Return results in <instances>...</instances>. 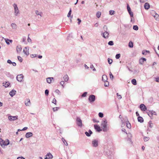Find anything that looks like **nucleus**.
<instances>
[{
  "label": "nucleus",
  "instance_id": "obj_1",
  "mask_svg": "<svg viewBox=\"0 0 159 159\" xmlns=\"http://www.w3.org/2000/svg\"><path fill=\"white\" fill-rule=\"evenodd\" d=\"M107 121L105 119H103L101 122V125L104 132L107 131L108 129V127L107 126Z\"/></svg>",
  "mask_w": 159,
  "mask_h": 159
},
{
  "label": "nucleus",
  "instance_id": "obj_2",
  "mask_svg": "<svg viewBox=\"0 0 159 159\" xmlns=\"http://www.w3.org/2000/svg\"><path fill=\"white\" fill-rule=\"evenodd\" d=\"M13 6L14 7V14L16 16H18L19 14H20V11L17 7V5L16 4L14 3L13 5Z\"/></svg>",
  "mask_w": 159,
  "mask_h": 159
},
{
  "label": "nucleus",
  "instance_id": "obj_3",
  "mask_svg": "<svg viewBox=\"0 0 159 159\" xmlns=\"http://www.w3.org/2000/svg\"><path fill=\"white\" fill-rule=\"evenodd\" d=\"M9 144V141L8 139L4 141L2 139L0 138V144L1 146H7Z\"/></svg>",
  "mask_w": 159,
  "mask_h": 159
},
{
  "label": "nucleus",
  "instance_id": "obj_4",
  "mask_svg": "<svg viewBox=\"0 0 159 159\" xmlns=\"http://www.w3.org/2000/svg\"><path fill=\"white\" fill-rule=\"evenodd\" d=\"M95 96L93 95H91L89 96L88 99L90 103H92L95 101Z\"/></svg>",
  "mask_w": 159,
  "mask_h": 159
},
{
  "label": "nucleus",
  "instance_id": "obj_5",
  "mask_svg": "<svg viewBox=\"0 0 159 159\" xmlns=\"http://www.w3.org/2000/svg\"><path fill=\"white\" fill-rule=\"evenodd\" d=\"M77 124V125L80 127L82 126V121L80 118L79 117H77L76 119Z\"/></svg>",
  "mask_w": 159,
  "mask_h": 159
},
{
  "label": "nucleus",
  "instance_id": "obj_6",
  "mask_svg": "<svg viewBox=\"0 0 159 159\" xmlns=\"http://www.w3.org/2000/svg\"><path fill=\"white\" fill-rule=\"evenodd\" d=\"M24 76L22 74L18 75L16 77V80L19 82H21L23 79Z\"/></svg>",
  "mask_w": 159,
  "mask_h": 159
},
{
  "label": "nucleus",
  "instance_id": "obj_7",
  "mask_svg": "<svg viewBox=\"0 0 159 159\" xmlns=\"http://www.w3.org/2000/svg\"><path fill=\"white\" fill-rule=\"evenodd\" d=\"M23 52L27 56L29 54V48H25L23 49Z\"/></svg>",
  "mask_w": 159,
  "mask_h": 159
},
{
  "label": "nucleus",
  "instance_id": "obj_8",
  "mask_svg": "<svg viewBox=\"0 0 159 159\" xmlns=\"http://www.w3.org/2000/svg\"><path fill=\"white\" fill-rule=\"evenodd\" d=\"M18 116H9L8 117V119L10 121H14L15 120L17 119Z\"/></svg>",
  "mask_w": 159,
  "mask_h": 159
},
{
  "label": "nucleus",
  "instance_id": "obj_9",
  "mask_svg": "<svg viewBox=\"0 0 159 159\" xmlns=\"http://www.w3.org/2000/svg\"><path fill=\"white\" fill-rule=\"evenodd\" d=\"M102 36L105 39H107L109 37V34L106 31L102 34Z\"/></svg>",
  "mask_w": 159,
  "mask_h": 159
},
{
  "label": "nucleus",
  "instance_id": "obj_10",
  "mask_svg": "<svg viewBox=\"0 0 159 159\" xmlns=\"http://www.w3.org/2000/svg\"><path fill=\"white\" fill-rule=\"evenodd\" d=\"M53 158V156L50 153H48L46 156L45 159H51Z\"/></svg>",
  "mask_w": 159,
  "mask_h": 159
},
{
  "label": "nucleus",
  "instance_id": "obj_11",
  "mask_svg": "<svg viewBox=\"0 0 159 159\" xmlns=\"http://www.w3.org/2000/svg\"><path fill=\"white\" fill-rule=\"evenodd\" d=\"M140 108L141 110L142 111H145L147 110V107H146L143 104H141L140 105Z\"/></svg>",
  "mask_w": 159,
  "mask_h": 159
},
{
  "label": "nucleus",
  "instance_id": "obj_12",
  "mask_svg": "<svg viewBox=\"0 0 159 159\" xmlns=\"http://www.w3.org/2000/svg\"><path fill=\"white\" fill-rule=\"evenodd\" d=\"M93 146L94 147H97L98 146V141L96 140H93L92 141Z\"/></svg>",
  "mask_w": 159,
  "mask_h": 159
},
{
  "label": "nucleus",
  "instance_id": "obj_13",
  "mask_svg": "<svg viewBox=\"0 0 159 159\" xmlns=\"http://www.w3.org/2000/svg\"><path fill=\"white\" fill-rule=\"evenodd\" d=\"M94 128L98 132H100L102 131V129H100V127L98 125H94Z\"/></svg>",
  "mask_w": 159,
  "mask_h": 159
},
{
  "label": "nucleus",
  "instance_id": "obj_14",
  "mask_svg": "<svg viewBox=\"0 0 159 159\" xmlns=\"http://www.w3.org/2000/svg\"><path fill=\"white\" fill-rule=\"evenodd\" d=\"M146 61V59L142 57L139 60V63L140 64L142 65L143 64L144 61Z\"/></svg>",
  "mask_w": 159,
  "mask_h": 159
},
{
  "label": "nucleus",
  "instance_id": "obj_15",
  "mask_svg": "<svg viewBox=\"0 0 159 159\" xmlns=\"http://www.w3.org/2000/svg\"><path fill=\"white\" fill-rule=\"evenodd\" d=\"M2 38L4 39L7 45L10 44V42L11 43L12 42V40H10L4 38L3 37Z\"/></svg>",
  "mask_w": 159,
  "mask_h": 159
},
{
  "label": "nucleus",
  "instance_id": "obj_16",
  "mask_svg": "<svg viewBox=\"0 0 159 159\" xmlns=\"http://www.w3.org/2000/svg\"><path fill=\"white\" fill-rule=\"evenodd\" d=\"M25 104L26 106H29L31 105V102L29 99H26L25 102Z\"/></svg>",
  "mask_w": 159,
  "mask_h": 159
},
{
  "label": "nucleus",
  "instance_id": "obj_17",
  "mask_svg": "<svg viewBox=\"0 0 159 159\" xmlns=\"http://www.w3.org/2000/svg\"><path fill=\"white\" fill-rule=\"evenodd\" d=\"M16 91L15 90H12L9 93V94L11 97H13L16 93Z\"/></svg>",
  "mask_w": 159,
  "mask_h": 159
},
{
  "label": "nucleus",
  "instance_id": "obj_18",
  "mask_svg": "<svg viewBox=\"0 0 159 159\" xmlns=\"http://www.w3.org/2000/svg\"><path fill=\"white\" fill-rule=\"evenodd\" d=\"M53 80V77H48L46 79V81L48 83L50 84Z\"/></svg>",
  "mask_w": 159,
  "mask_h": 159
},
{
  "label": "nucleus",
  "instance_id": "obj_19",
  "mask_svg": "<svg viewBox=\"0 0 159 159\" xmlns=\"http://www.w3.org/2000/svg\"><path fill=\"white\" fill-rule=\"evenodd\" d=\"M33 134L31 132L27 133L25 134V137L26 138H29L33 136Z\"/></svg>",
  "mask_w": 159,
  "mask_h": 159
},
{
  "label": "nucleus",
  "instance_id": "obj_20",
  "mask_svg": "<svg viewBox=\"0 0 159 159\" xmlns=\"http://www.w3.org/2000/svg\"><path fill=\"white\" fill-rule=\"evenodd\" d=\"M35 13L37 15H39L40 17H42L43 13L42 12L39 11L38 10L35 11Z\"/></svg>",
  "mask_w": 159,
  "mask_h": 159
},
{
  "label": "nucleus",
  "instance_id": "obj_21",
  "mask_svg": "<svg viewBox=\"0 0 159 159\" xmlns=\"http://www.w3.org/2000/svg\"><path fill=\"white\" fill-rule=\"evenodd\" d=\"M11 27L12 29L16 30L17 29V26L14 23H12L11 24Z\"/></svg>",
  "mask_w": 159,
  "mask_h": 159
},
{
  "label": "nucleus",
  "instance_id": "obj_22",
  "mask_svg": "<svg viewBox=\"0 0 159 159\" xmlns=\"http://www.w3.org/2000/svg\"><path fill=\"white\" fill-rule=\"evenodd\" d=\"M154 15H153L154 17L156 19V20H159V15L155 13V12H154Z\"/></svg>",
  "mask_w": 159,
  "mask_h": 159
},
{
  "label": "nucleus",
  "instance_id": "obj_23",
  "mask_svg": "<svg viewBox=\"0 0 159 159\" xmlns=\"http://www.w3.org/2000/svg\"><path fill=\"white\" fill-rule=\"evenodd\" d=\"M144 8L147 10L150 7V5L148 3H146L144 5Z\"/></svg>",
  "mask_w": 159,
  "mask_h": 159
},
{
  "label": "nucleus",
  "instance_id": "obj_24",
  "mask_svg": "<svg viewBox=\"0 0 159 159\" xmlns=\"http://www.w3.org/2000/svg\"><path fill=\"white\" fill-rule=\"evenodd\" d=\"M63 79L65 82H67L69 80V77L67 75H65L63 77Z\"/></svg>",
  "mask_w": 159,
  "mask_h": 159
},
{
  "label": "nucleus",
  "instance_id": "obj_25",
  "mask_svg": "<svg viewBox=\"0 0 159 159\" xmlns=\"http://www.w3.org/2000/svg\"><path fill=\"white\" fill-rule=\"evenodd\" d=\"M138 120L139 122L141 123H142L143 121V118L139 116L138 117Z\"/></svg>",
  "mask_w": 159,
  "mask_h": 159
},
{
  "label": "nucleus",
  "instance_id": "obj_26",
  "mask_svg": "<svg viewBox=\"0 0 159 159\" xmlns=\"http://www.w3.org/2000/svg\"><path fill=\"white\" fill-rule=\"evenodd\" d=\"M126 126L127 128H130L131 127V125L130 123H129L128 120H126Z\"/></svg>",
  "mask_w": 159,
  "mask_h": 159
},
{
  "label": "nucleus",
  "instance_id": "obj_27",
  "mask_svg": "<svg viewBox=\"0 0 159 159\" xmlns=\"http://www.w3.org/2000/svg\"><path fill=\"white\" fill-rule=\"evenodd\" d=\"M147 114L151 118V119H152V114L151 113V111H147Z\"/></svg>",
  "mask_w": 159,
  "mask_h": 159
},
{
  "label": "nucleus",
  "instance_id": "obj_28",
  "mask_svg": "<svg viewBox=\"0 0 159 159\" xmlns=\"http://www.w3.org/2000/svg\"><path fill=\"white\" fill-rule=\"evenodd\" d=\"M3 86H4L5 88H7L9 86V85H10V83L8 82H6L5 84L3 83Z\"/></svg>",
  "mask_w": 159,
  "mask_h": 159
},
{
  "label": "nucleus",
  "instance_id": "obj_29",
  "mask_svg": "<svg viewBox=\"0 0 159 159\" xmlns=\"http://www.w3.org/2000/svg\"><path fill=\"white\" fill-rule=\"evenodd\" d=\"M107 80V77L106 75H103L102 76V80L104 81V82L106 81Z\"/></svg>",
  "mask_w": 159,
  "mask_h": 159
},
{
  "label": "nucleus",
  "instance_id": "obj_30",
  "mask_svg": "<svg viewBox=\"0 0 159 159\" xmlns=\"http://www.w3.org/2000/svg\"><path fill=\"white\" fill-rule=\"evenodd\" d=\"M61 139L64 144L66 146H68V144L67 141L63 138H62Z\"/></svg>",
  "mask_w": 159,
  "mask_h": 159
},
{
  "label": "nucleus",
  "instance_id": "obj_31",
  "mask_svg": "<svg viewBox=\"0 0 159 159\" xmlns=\"http://www.w3.org/2000/svg\"><path fill=\"white\" fill-rule=\"evenodd\" d=\"M132 83L134 85H136L137 84V82L135 79H133L131 81Z\"/></svg>",
  "mask_w": 159,
  "mask_h": 159
},
{
  "label": "nucleus",
  "instance_id": "obj_32",
  "mask_svg": "<svg viewBox=\"0 0 159 159\" xmlns=\"http://www.w3.org/2000/svg\"><path fill=\"white\" fill-rule=\"evenodd\" d=\"M16 50L17 52H20L21 50V48L20 47V46H17Z\"/></svg>",
  "mask_w": 159,
  "mask_h": 159
},
{
  "label": "nucleus",
  "instance_id": "obj_33",
  "mask_svg": "<svg viewBox=\"0 0 159 159\" xmlns=\"http://www.w3.org/2000/svg\"><path fill=\"white\" fill-rule=\"evenodd\" d=\"M115 12L113 10H110L109 11V14L111 15H112L115 14Z\"/></svg>",
  "mask_w": 159,
  "mask_h": 159
},
{
  "label": "nucleus",
  "instance_id": "obj_34",
  "mask_svg": "<svg viewBox=\"0 0 159 159\" xmlns=\"http://www.w3.org/2000/svg\"><path fill=\"white\" fill-rule=\"evenodd\" d=\"M30 34H29L28 35V39H27V41L29 43H31L32 40L30 38L29 36Z\"/></svg>",
  "mask_w": 159,
  "mask_h": 159
},
{
  "label": "nucleus",
  "instance_id": "obj_35",
  "mask_svg": "<svg viewBox=\"0 0 159 159\" xmlns=\"http://www.w3.org/2000/svg\"><path fill=\"white\" fill-rule=\"evenodd\" d=\"M101 13L100 12L98 11L97 12L96 14L98 18H99L100 17Z\"/></svg>",
  "mask_w": 159,
  "mask_h": 159
},
{
  "label": "nucleus",
  "instance_id": "obj_36",
  "mask_svg": "<svg viewBox=\"0 0 159 159\" xmlns=\"http://www.w3.org/2000/svg\"><path fill=\"white\" fill-rule=\"evenodd\" d=\"M129 46L130 48H132L133 46V43L131 42H130L129 43Z\"/></svg>",
  "mask_w": 159,
  "mask_h": 159
},
{
  "label": "nucleus",
  "instance_id": "obj_37",
  "mask_svg": "<svg viewBox=\"0 0 159 159\" xmlns=\"http://www.w3.org/2000/svg\"><path fill=\"white\" fill-rule=\"evenodd\" d=\"M149 138L148 137H145L144 138V140L145 141H147L149 139Z\"/></svg>",
  "mask_w": 159,
  "mask_h": 159
},
{
  "label": "nucleus",
  "instance_id": "obj_38",
  "mask_svg": "<svg viewBox=\"0 0 159 159\" xmlns=\"http://www.w3.org/2000/svg\"><path fill=\"white\" fill-rule=\"evenodd\" d=\"M90 68L91 69H93V71H94L96 70V69L94 67L93 65V64H91L90 66Z\"/></svg>",
  "mask_w": 159,
  "mask_h": 159
},
{
  "label": "nucleus",
  "instance_id": "obj_39",
  "mask_svg": "<svg viewBox=\"0 0 159 159\" xmlns=\"http://www.w3.org/2000/svg\"><path fill=\"white\" fill-rule=\"evenodd\" d=\"M98 116L102 118L103 117V114L102 112H99L98 113Z\"/></svg>",
  "mask_w": 159,
  "mask_h": 159
},
{
  "label": "nucleus",
  "instance_id": "obj_40",
  "mask_svg": "<svg viewBox=\"0 0 159 159\" xmlns=\"http://www.w3.org/2000/svg\"><path fill=\"white\" fill-rule=\"evenodd\" d=\"M134 30H138V27L137 25H134L133 27Z\"/></svg>",
  "mask_w": 159,
  "mask_h": 159
},
{
  "label": "nucleus",
  "instance_id": "obj_41",
  "mask_svg": "<svg viewBox=\"0 0 159 159\" xmlns=\"http://www.w3.org/2000/svg\"><path fill=\"white\" fill-rule=\"evenodd\" d=\"M109 85V82L108 81H105V84L104 85L105 87H108Z\"/></svg>",
  "mask_w": 159,
  "mask_h": 159
},
{
  "label": "nucleus",
  "instance_id": "obj_42",
  "mask_svg": "<svg viewBox=\"0 0 159 159\" xmlns=\"http://www.w3.org/2000/svg\"><path fill=\"white\" fill-rule=\"evenodd\" d=\"M108 61L109 64H111L112 62V59H110V58H108Z\"/></svg>",
  "mask_w": 159,
  "mask_h": 159
},
{
  "label": "nucleus",
  "instance_id": "obj_43",
  "mask_svg": "<svg viewBox=\"0 0 159 159\" xmlns=\"http://www.w3.org/2000/svg\"><path fill=\"white\" fill-rule=\"evenodd\" d=\"M120 57V54H117L116 56V59H119Z\"/></svg>",
  "mask_w": 159,
  "mask_h": 159
},
{
  "label": "nucleus",
  "instance_id": "obj_44",
  "mask_svg": "<svg viewBox=\"0 0 159 159\" xmlns=\"http://www.w3.org/2000/svg\"><path fill=\"white\" fill-rule=\"evenodd\" d=\"M108 44L109 45L112 46L113 45L114 43L112 41H111L109 42L108 43Z\"/></svg>",
  "mask_w": 159,
  "mask_h": 159
},
{
  "label": "nucleus",
  "instance_id": "obj_45",
  "mask_svg": "<svg viewBox=\"0 0 159 159\" xmlns=\"http://www.w3.org/2000/svg\"><path fill=\"white\" fill-rule=\"evenodd\" d=\"M153 126V124L152 123L151 121H149V126L150 128H152Z\"/></svg>",
  "mask_w": 159,
  "mask_h": 159
},
{
  "label": "nucleus",
  "instance_id": "obj_46",
  "mask_svg": "<svg viewBox=\"0 0 159 159\" xmlns=\"http://www.w3.org/2000/svg\"><path fill=\"white\" fill-rule=\"evenodd\" d=\"M17 58H18V59L19 61H20V62H21L22 61V59L21 58V57L20 56H18Z\"/></svg>",
  "mask_w": 159,
  "mask_h": 159
},
{
  "label": "nucleus",
  "instance_id": "obj_47",
  "mask_svg": "<svg viewBox=\"0 0 159 159\" xmlns=\"http://www.w3.org/2000/svg\"><path fill=\"white\" fill-rule=\"evenodd\" d=\"M71 9L70 8V10L68 12V15H67V16L68 17H69L70 16V15L71 14Z\"/></svg>",
  "mask_w": 159,
  "mask_h": 159
},
{
  "label": "nucleus",
  "instance_id": "obj_48",
  "mask_svg": "<svg viewBox=\"0 0 159 159\" xmlns=\"http://www.w3.org/2000/svg\"><path fill=\"white\" fill-rule=\"evenodd\" d=\"M128 12L129 13L130 16L131 17H133V14L132 12L131 11V10L130 11H128Z\"/></svg>",
  "mask_w": 159,
  "mask_h": 159
},
{
  "label": "nucleus",
  "instance_id": "obj_49",
  "mask_svg": "<svg viewBox=\"0 0 159 159\" xmlns=\"http://www.w3.org/2000/svg\"><path fill=\"white\" fill-rule=\"evenodd\" d=\"M109 75L110 76V78L111 79H113L114 78V76L111 73V72H110Z\"/></svg>",
  "mask_w": 159,
  "mask_h": 159
},
{
  "label": "nucleus",
  "instance_id": "obj_50",
  "mask_svg": "<svg viewBox=\"0 0 159 159\" xmlns=\"http://www.w3.org/2000/svg\"><path fill=\"white\" fill-rule=\"evenodd\" d=\"M36 54H32L30 55V57L31 58H34L37 57Z\"/></svg>",
  "mask_w": 159,
  "mask_h": 159
},
{
  "label": "nucleus",
  "instance_id": "obj_51",
  "mask_svg": "<svg viewBox=\"0 0 159 159\" xmlns=\"http://www.w3.org/2000/svg\"><path fill=\"white\" fill-rule=\"evenodd\" d=\"M45 93L46 95H48L49 93V91L48 89H46L45 91Z\"/></svg>",
  "mask_w": 159,
  "mask_h": 159
},
{
  "label": "nucleus",
  "instance_id": "obj_52",
  "mask_svg": "<svg viewBox=\"0 0 159 159\" xmlns=\"http://www.w3.org/2000/svg\"><path fill=\"white\" fill-rule=\"evenodd\" d=\"M150 111H151V113L152 114V115H157V114L155 111H154L153 110Z\"/></svg>",
  "mask_w": 159,
  "mask_h": 159
},
{
  "label": "nucleus",
  "instance_id": "obj_53",
  "mask_svg": "<svg viewBox=\"0 0 159 159\" xmlns=\"http://www.w3.org/2000/svg\"><path fill=\"white\" fill-rule=\"evenodd\" d=\"M60 84L63 87V88H64V86L63 85V84H64V82L63 81H61L60 82Z\"/></svg>",
  "mask_w": 159,
  "mask_h": 159
},
{
  "label": "nucleus",
  "instance_id": "obj_54",
  "mask_svg": "<svg viewBox=\"0 0 159 159\" xmlns=\"http://www.w3.org/2000/svg\"><path fill=\"white\" fill-rule=\"evenodd\" d=\"M55 92L57 93L58 95L60 94V91L58 89H56L55 90Z\"/></svg>",
  "mask_w": 159,
  "mask_h": 159
},
{
  "label": "nucleus",
  "instance_id": "obj_55",
  "mask_svg": "<svg viewBox=\"0 0 159 159\" xmlns=\"http://www.w3.org/2000/svg\"><path fill=\"white\" fill-rule=\"evenodd\" d=\"M87 92H84L82 95V97H85L86 96V95L87 94Z\"/></svg>",
  "mask_w": 159,
  "mask_h": 159
},
{
  "label": "nucleus",
  "instance_id": "obj_56",
  "mask_svg": "<svg viewBox=\"0 0 159 159\" xmlns=\"http://www.w3.org/2000/svg\"><path fill=\"white\" fill-rule=\"evenodd\" d=\"M59 109V108L58 107H54L53 108V110L54 111H57L58 109Z\"/></svg>",
  "mask_w": 159,
  "mask_h": 159
},
{
  "label": "nucleus",
  "instance_id": "obj_57",
  "mask_svg": "<svg viewBox=\"0 0 159 159\" xmlns=\"http://www.w3.org/2000/svg\"><path fill=\"white\" fill-rule=\"evenodd\" d=\"M147 53V50H143L142 52V53L144 55H146Z\"/></svg>",
  "mask_w": 159,
  "mask_h": 159
},
{
  "label": "nucleus",
  "instance_id": "obj_58",
  "mask_svg": "<svg viewBox=\"0 0 159 159\" xmlns=\"http://www.w3.org/2000/svg\"><path fill=\"white\" fill-rule=\"evenodd\" d=\"M56 102H57V101H56V99L54 98L53 99V100L52 101V103H54L55 104H56Z\"/></svg>",
  "mask_w": 159,
  "mask_h": 159
},
{
  "label": "nucleus",
  "instance_id": "obj_59",
  "mask_svg": "<svg viewBox=\"0 0 159 159\" xmlns=\"http://www.w3.org/2000/svg\"><path fill=\"white\" fill-rule=\"evenodd\" d=\"M85 134L86 135V136H88V137H89L90 136V135L89 133L87 132H86L85 133Z\"/></svg>",
  "mask_w": 159,
  "mask_h": 159
},
{
  "label": "nucleus",
  "instance_id": "obj_60",
  "mask_svg": "<svg viewBox=\"0 0 159 159\" xmlns=\"http://www.w3.org/2000/svg\"><path fill=\"white\" fill-rule=\"evenodd\" d=\"M127 9L128 11H130L131 10L130 8L129 7V5H127Z\"/></svg>",
  "mask_w": 159,
  "mask_h": 159
},
{
  "label": "nucleus",
  "instance_id": "obj_61",
  "mask_svg": "<svg viewBox=\"0 0 159 159\" xmlns=\"http://www.w3.org/2000/svg\"><path fill=\"white\" fill-rule=\"evenodd\" d=\"M117 95L119 99H121V96L118 93H117Z\"/></svg>",
  "mask_w": 159,
  "mask_h": 159
},
{
  "label": "nucleus",
  "instance_id": "obj_62",
  "mask_svg": "<svg viewBox=\"0 0 159 159\" xmlns=\"http://www.w3.org/2000/svg\"><path fill=\"white\" fill-rule=\"evenodd\" d=\"M17 159H25V158L22 157H17Z\"/></svg>",
  "mask_w": 159,
  "mask_h": 159
},
{
  "label": "nucleus",
  "instance_id": "obj_63",
  "mask_svg": "<svg viewBox=\"0 0 159 159\" xmlns=\"http://www.w3.org/2000/svg\"><path fill=\"white\" fill-rule=\"evenodd\" d=\"M7 63L10 64H11L12 63V61L10 60H7Z\"/></svg>",
  "mask_w": 159,
  "mask_h": 159
},
{
  "label": "nucleus",
  "instance_id": "obj_64",
  "mask_svg": "<svg viewBox=\"0 0 159 159\" xmlns=\"http://www.w3.org/2000/svg\"><path fill=\"white\" fill-rule=\"evenodd\" d=\"M77 20L78 21V24L79 25V24L80 23H81V20L80 19H79V18L77 19Z\"/></svg>",
  "mask_w": 159,
  "mask_h": 159
}]
</instances>
